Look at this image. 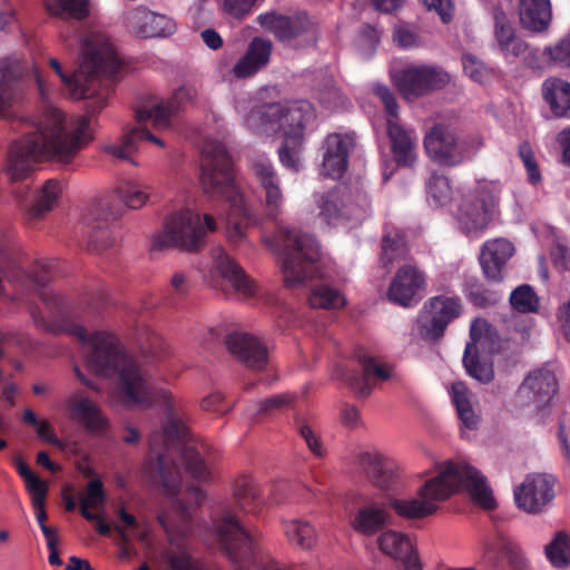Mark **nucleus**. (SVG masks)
<instances>
[{
    "label": "nucleus",
    "mask_w": 570,
    "mask_h": 570,
    "mask_svg": "<svg viewBox=\"0 0 570 570\" xmlns=\"http://www.w3.org/2000/svg\"><path fill=\"white\" fill-rule=\"evenodd\" d=\"M233 494L239 507L247 512L256 513L264 503L259 487L248 475L235 480Z\"/></svg>",
    "instance_id": "obj_43"
},
{
    "label": "nucleus",
    "mask_w": 570,
    "mask_h": 570,
    "mask_svg": "<svg viewBox=\"0 0 570 570\" xmlns=\"http://www.w3.org/2000/svg\"><path fill=\"white\" fill-rule=\"evenodd\" d=\"M541 92L553 116L570 117L569 81L559 77H549L543 81Z\"/></svg>",
    "instance_id": "obj_36"
},
{
    "label": "nucleus",
    "mask_w": 570,
    "mask_h": 570,
    "mask_svg": "<svg viewBox=\"0 0 570 570\" xmlns=\"http://www.w3.org/2000/svg\"><path fill=\"white\" fill-rule=\"evenodd\" d=\"M215 269L228 282L233 288L244 296H252L256 292V285L248 277L245 271L223 248L213 250Z\"/></svg>",
    "instance_id": "obj_31"
},
{
    "label": "nucleus",
    "mask_w": 570,
    "mask_h": 570,
    "mask_svg": "<svg viewBox=\"0 0 570 570\" xmlns=\"http://www.w3.org/2000/svg\"><path fill=\"white\" fill-rule=\"evenodd\" d=\"M543 56L556 67H570V31L553 46L546 47Z\"/></svg>",
    "instance_id": "obj_54"
},
{
    "label": "nucleus",
    "mask_w": 570,
    "mask_h": 570,
    "mask_svg": "<svg viewBox=\"0 0 570 570\" xmlns=\"http://www.w3.org/2000/svg\"><path fill=\"white\" fill-rule=\"evenodd\" d=\"M371 208V200L362 190L352 191L347 186H337L323 196L321 215L328 224L340 219L362 220Z\"/></svg>",
    "instance_id": "obj_11"
},
{
    "label": "nucleus",
    "mask_w": 570,
    "mask_h": 570,
    "mask_svg": "<svg viewBox=\"0 0 570 570\" xmlns=\"http://www.w3.org/2000/svg\"><path fill=\"white\" fill-rule=\"evenodd\" d=\"M114 198L130 209L141 208L149 198L148 188L138 181H121L114 190Z\"/></svg>",
    "instance_id": "obj_45"
},
{
    "label": "nucleus",
    "mask_w": 570,
    "mask_h": 570,
    "mask_svg": "<svg viewBox=\"0 0 570 570\" xmlns=\"http://www.w3.org/2000/svg\"><path fill=\"white\" fill-rule=\"evenodd\" d=\"M362 372L344 370L337 373V377L344 381L357 396L367 397L373 390V381H387L391 377V368L380 363L375 357L366 354L357 356Z\"/></svg>",
    "instance_id": "obj_23"
},
{
    "label": "nucleus",
    "mask_w": 570,
    "mask_h": 570,
    "mask_svg": "<svg viewBox=\"0 0 570 570\" xmlns=\"http://www.w3.org/2000/svg\"><path fill=\"white\" fill-rule=\"evenodd\" d=\"M451 396L462 424L469 430H475L479 417L472 409V394L469 389L464 383L455 382L452 384Z\"/></svg>",
    "instance_id": "obj_44"
},
{
    "label": "nucleus",
    "mask_w": 570,
    "mask_h": 570,
    "mask_svg": "<svg viewBox=\"0 0 570 570\" xmlns=\"http://www.w3.org/2000/svg\"><path fill=\"white\" fill-rule=\"evenodd\" d=\"M356 465L368 483L381 491H395L400 485L397 464L379 451L360 452Z\"/></svg>",
    "instance_id": "obj_17"
},
{
    "label": "nucleus",
    "mask_w": 570,
    "mask_h": 570,
    "mask_svg": "<svg viewBox=\"0 0 570 570\" xmlns=\"http://www.w3.org/2000/svg\"><path fill=\"white\" fill-rule=\"evenodd\" d=\"M273 45L269 40L255 37L250 40L247 49L233 67V75L236 79L253 77L266 68L271 61Z\"/></svg>",
    "instance_id": "obj_30"
},
{
    "label": "nucleus",
    "mask_w": 570,
    "mask_h": 570,
    "mask_svg": "<svg viewBox=\"0 0 570 570\" xmlns=\"http://www.w3.org/2000/svg\"><path fill=\"white\" fill-rule=\"evenodd\" d=\"M556 322L561 335L570 344V299L561 303L556 311Z\"/></svg>",
    "instance_id": "obj_64"
},
{
    "label": "nucleus",
    "mask_w": 570,
    "mask_h": 570,
    "mask_svg": "<svg viewBox=\"0 0 570 570\" xmlns=\"http://www.w3.org/2000/svg\"><path fill=\"white\" fill-rule=\"evenodd\" d=\"M514 253V245L507 238L498 237L485 240L479 255V264L484 279L490 284L504 282L509 261Z\"/></svg>",
    "instance_id": "obj_20"
},
{
    "label": "nucleus",
    "mask_w": 570,
    "mask_h": 570,
    "mask_svg": "<svg viewBox=\"0 0 570 570\" xmlns=\"http://www.w3.org/2000/svg\"><path fill=\"white\" fill-rule=\"evenodd\" d=\"M303 140L295 141L294 139H284L282 146L278 148V157L281 164L294 171L299 169L298 154Z\"/></svg>",
    "instance_id": "obj_56"
},
{
    "label": "nucleus",
    "mask_w": 570,
    "mask_h": 570,
    "mask_svg": "<svg viewBox=\"0 0 570 570\" xmlns=\"http://www.w3.org/2000/svg\"><path fill=\"white\" fill-rule=\"evenodd\" d=\"M466 490L472 500L487 510L495 508L487 478L465 462H448L441 473L428 480L417 491L419 498L393 499L391 508L402 518L423 519L438 510V502L446 500L459 490Z\"/></svg>",
    "instance_id": "obj_5"
},
{
    "label": "nucleus",
    "mask_w": 570,
    "mask_h": 570,
    "mask_svg": "<svg viewBox=\"0 0 570 570\" xmlns=\"http://www.w3.org/2000/svg\"><path fill=\"white\" fill-rule=\"evenodd\" d=\"M145 141L165 147L161 138L150 132L146 126H138L125 132L119 145L107 146L106 151L119 159L130 160L131 154L137 151Z\"/></svg>",
    "instance_id": "obj_37"
},
{
    "label": "nucleus",
    "mask_w": 570,
    "mask_h": 570,
    "mask_svg": "<svg viewBox=\"0 0 570 570\" xmlns=\"http://www.w3.org/2000/svg\"><path fill=\"white\" fill-rule=\"evenodd\" d=\"M424 148L429 157L441 166L454 167L466 158L463 142L443 124H435L425 135Z\"/></svg>",
    "instance_id": "obj_14"
},
{
    "label": "nucleus",
    "mask_w": 570,
    "mask_h": 570,
    "mask_svg": "<svg viewBox=\"0 0 570 570\" xmlns=\"http://www.w3.org/2000/svg\"><path fill=\"white\" fill-rule=\"evenodd\" d=\"M47 10L57 17L82 20L89 16V0H45Z\"/></svg>",
    "instance_id": "obj_46"
},
{
    "label": "nucleus",
    "mask_w": 570,
    "mask_h": 570,
    "mask_svg": "<svg viewBox=\"0 0 570 570\" xmlns=\"http://www.w3.org/2000/svg\"><path fill=\"white\" fill-rule=\"evenodd\" d=\"M519 156L525 167L528 181L532 185L539 184L542 178H541L538 163L534 157V153L529 142L524 141L522 144H520Z\"/></svg>",
    "instance_id": "obj_57"
},
{
    "label": "nucleus",
    "mask_w": 570,
    "mask_h": 570,
    "mask_svg": "<svg viewBox=\"0 0 570 570\" xmlns=\"http://www.w3.org/2000/svg\"><path fill=\"white\" fill-rule=\"evenodd\" d=\"M89 127L90 117L79 116L72 132H68L65 114L47 105L35 129L10 146L6 174L12 183H18L28 179L38 161L70 163L92 139Z\"/></svg>",
    "instance_id": "obj_2"
},
{
    "label": "nucleus",
    "mask_w": 570,
    "mask_h": 570,
    "mask_svg": "<svg viewBox=\"0 0 570 570\" xmlns=\"http://www.w3.org/2000/svg\"><path fill=\"white\" fill-rule=\"evenodd\" d=\"M21 69L7 65L0 72V117H6L9 108L17 101L21 90Z\"/></svg>",
    "instance_id": "obj_40"
},
{
    "label": "nucleus",
    "mask_w": 570,
    "mask_h": 570,
    "mask_svg": "<svg viewBox=\"0 0 570 570\" xmlns=\"http://www.w3.org/2000/svg\"><path fill=\"white\" fill-rule=\"evenodd\" d=\"M461 299L458 296L439 295L431 297L420 316V334L426 341L436 342L443 335L448 325L460 316Z\"/></svg>",
    "instance_id": "obj_12"
},
{
    "label": "nucleus",
    "mask_w": 570,
    "mask_h": 570,
    "mask_svg": "<svg viewBox=\"0 0 570 570\" xmlns=\"http://www.w3.org/2000/svg\"><path fill=\"white\" fill-rule=\"evenodd\" d=\"M450 80V73L435 65L407 66L393 77L395 87L410 102L445 88Z\"/></svg>",
    "instance_id": "obj_10"
},
{
    "label": "nucleus",
    "mask_w": 570,
    "mask_h": 570,
    "mask_svg": "<svg viewBox=\"0 0 570 570\" xmlns=\"http://www.w3.org/2000/svg\"><path fill=\"white\" fill-rule=\"evenodd\" d=\"M373 91L383 104L389 119L399 121V104L396 101L395 95L391 91V89L385 85H375Z\"/></svg>",
    "instance_id": "obj_59"
},
{
    "label": "nucleus",
    "mask_w": 570,
    "mask_h": 570,
    "mask_svg": "<svg viewBox=\"0 0 570 570\" xmlns=\"http://www.w3.org/2000/svg\"><path fill=\"white\" fill-rule=\"evenodd\" d=\"M294 397L288 393L273 395L259 401L256 414L269 415L277 410L289 405Z\"/></svg>",
    "instance_id": "obj_60"
},
{
    "label": "nucleus",
    "mask_w": 570,
    "mask_h": 570,
    "mask_svg": "<svg viewBox=\"0 0 570 570\" xmlns=\"http://www.w3.org/2000/svg\"><path fill=\"white\" fill-rule=\"evenodd\" d=\"M464 292L469 301L474 306L481 308L493 306L502 298V293L500 291L488 288L478 279L466 283Z\"/></svg>",
    "instance_id": "obj_49"
},
{
    "label": "nucleus",
    "mask_w": 570,
    "mask_h": 570,
    "mask_svg": "<svg viewBox=\"0 0 570 570\" xmlns=\"http://www.w3.org/2000/svg\"><path fill=\"white\" fill-rule=\"evenodd\" d=\"M464 73L476 82H482L485 76V68L481 61L471 55L462 57Z\"/></svg>",
    "instance_id": "obj_62"
},
{
    "label": "nucleus",
    "mask_w": 570,
    "mask_h": 570,
    "mask_svg": "<svg viewBox=\"0 0 570 570\" xmlns=\"http://www.w3.org/2000/svg\"><path fill=\"white\" fill-rule=\"evenodd\" d=\"M297 430H298L299 435L304 439L309 451L316 456H323L324 455L323 444L320 441L318 436L315 435V433L313 432L311 426L308 424H306L305 422L298 421Z\"/></svg>",
    "instance_id": "obj_61"
},
{
    "label": "nucleus",
    "mask_w": 570,
    "mask_h": 570,
    "mask_svg": "<svg viewBox=\"0 0 570 570\" xmlns=\"http://www.w3.org/2000/svg\"><path fill=\"white\" fill-rule=\"evenodd\" d=\"M61 193V183L57 179H48L37 193L35 202L27 213L28 219H40L51 212Z\"/></svg>",
    "instance_id": "obj_42"
},
{
    "label": "nucleus",
    "mask_w": 570,
    "mask_h": 570,
    "mask_svg": "<svg viewBox=\"0 0 570 570\" xmlns=\"http://www.w3.org/2000/svg\"><path fill=\"white\" fill-rule=\"evenodd\" d=\"M544 550L554 568L564 569L570 564V537L564 531L557 532Z\"/></svg>",
    "instance_id": "obj_47"
},
{
    "label": "nucleus",
    "mask_w": 570,
    "mask_h": 570,
    "mask_svg": "<svg viewBox=\"0 0 570 570\" xmlns=\"http://www.w3.org/2000/svg\"><path fill=\"white\" fill-rule=\"evenodd\" d=\"M284 532L292 544L311 549L315 543V530L305 521L289 520L284 523Z\"/></svg>",
    "instance_id": "obj_48"
},
{
    "label": "nucleus",
    "mask_w": 570,
    "mask_h": 570,
    "mask_svg": "<svg viewBox=\"0 0 570 570\" xmlns=\"http://www.w3.org/2000/svg\"><path fill=\"white\" fill-rule=\"evenodd\" d=\"M501 189L492 183L478 185L462 196L458 209L461 230L468 236H479L494 219Z\"/></svg>",
    "instance_id": "obj_9"
},
{
    "label": "nucleus",
    "mask_w": 570,
    "mask_h": 570,
    "mask_svg": "<svg viewBox=\"0 0 570 570\" xmlns=\"http://www.w3.org/2000/svg\"><path fill=\"white\" fill-rule=\"evenodd\" d=\"M377 546L382 553L400 561L403 570H422L417 552L407 535L387 530L377 537Z\"/></svg>",
    "instance_id": "obj_29"
},
{
    "label": "nucleus",
    "mask_w": 570,
    "mask_h": 570,
    "mask_svg": "<svg viewBox=\"0 0 570 570\" xmlns=\"http://www.w3.org/2000/svg\"><path fill=\"white\" fill-rule=\"evenodd\" d=\"M518 13L521 28L533 33L544 32L552 19L550 0H519Z\"/></svg>",
    "instance_id": "obj_33"
},
{
    "label": "nucleus",
    "mask_w": 570,
    "mask_h": 570,
    "mask_svg": "<svg viewBox=\"0 0 570 570\" xmlns=\"http://www.w3.org/2000/svg\"><path fill=\"white\" fill-rule=\"evenodd\" d=\"M53 265L52 259H40L35 262L30 273H26L10 238L0 232V272L9 282L20 283L27 278L38 287H45L53 275Z\"/></svg>",
    "instance_id": "obj_13"
},
{
    "label": "nucleus",
    "mask_w": 570,
    "mask_h": 570,
    "mask_svg": "<svg viewBox=\"0 0 570 570\" xmlns=\"http://www.w3.org/2000/svg\"><path fill=\"white\" fill-rule=\"evenodd\" d=\"M265 243L282 261L286 286L295 287L317 276L320 246L313 236L279 228L275 236L266 237Z\"/></svg>",
    "instance_id": "obj_6"
},
{
    "label": "nucleus",
    "mask_w": 570,
    "mask_h": 570,
    "mask_svg": "<svg viewBox=\"0 0 570 570\" xmlns=\"http://www.w3.org/2000/svg\"><path fill=\"white\" fill-rule=\"evenodd\" d=\"M200 184L205 194L228 204L227 238L235 245L243 243L246 238V230L254 219L236 185L232 156L225 142L214 137H206L204 140Z\"/></svg>",
    "instance_id": "obj_4"
},
{
    "label": "nucleus",
    "mask_w": 570,
    "mask_h": 570,
    "mask_svg": "<svg viewBox=\"0 0 570 570\" xmlns=\"http://www.w3.org/2000/svg\"><path fill=\"white\" fill-rule=\"evenodd\" d=\"M426 189L429 196L435 202L436 205H444L451 198V187L449 179L440 174H433L428 183Z\"/></svg>",
    "instance_id": "obj_55"
},
{
    "label": "nucleus",
    "mask_w": 570,
    "mask_h": 570,
    "mask_svg": "<svg viewBox=\"0 0 570 570\" xmlns=\"http://www.w3.org/2000/svg\"><path fill=\"white\" fill-rule=\"evenodd\" d=\"M164 559L170 570H204L202 560L194 558L184 546H177L175 550H166Z\"/></svg>",
    "instance_id": "obj_52"
},
{
    "label": "nucleus",
    "mask_w": 570,
    "mask_h": 570,
    "mask_svg": "<svg viewBox=\"0 0 570 570\" xmlns=\"http://www.w3.org/2000/svg\"><path fill=\"white\" fill-rule=\"evenodd\" d=\"M390 515L384 508L375 504L361 507L353 520L352 528L363 535H374L389 523Z\"/></svg>",
    "instance_id": "obj_39"
},
{
    "label": "nucleus",
    "mask_w": 570,
    "mask_h": 570,
    "mask_svg": "<svg viewBox=\"0 0 570 570\" xmlns=\"http://www.w3.org/2000/svg\"><path fill=\"white\" fill-rule=\"evenodd\" d=\"M261 26L275 35L281 41L301 40L304 45L316 41L315 26L306 13L283 16L268 12L258 17Z\"/></svg>",
    "instance_id": "obj_16"
},
{
    "label": "nucleus",
    "mask_w": 570,
    "mask_h": 570,
    "mask_svg": "<svg viewBox=\"0 0 570 570\" xmlns=\"http://www.w3.org/2000/svg\"><path fill=\"white\" fill-rule=\"evenodd\" d=\"M14 464L18 473L24 480L28 491L31 494L40 492V495H42L43 490L48 489L47 483L33 473L30 466L22 459L18 458Z\"/></svg>",
    "instance_id": "obj_58"
},
{
    "label": "nucleus",
    "mask_w": 570,
    "mask_h": 570,
    "mask_svg": "<svg viewBox=\"0 0 570 570\" xmlns=\"http://www.w3.org/2000/svg\"><path fill=\"white\" fill-rule=\"evenodd\" d=\"M250 169L265 191V210L266 215L276 220L282 213L283 193L279 187V179L277 173L266 156H257L250 165Z\"/></svg>",
    "instance_id": "obj_25"
},
{
    "label": "nucleus",
    "mask_w": 570,
    "mask_h": 570,
    "mask_svg": "<svg viewBox=\"0 0 570 570\" xmlns=\"http://www.w3.org/2000/svg\"><path fill=\"white\" fill-rule=\"evenodd\" d=\"M554 483L556 479L551 474H528L514 489V501L518 508L530 513L541 511L554 498Z\"/></svg>",
    "instance_id": "obj_21"
},
{
    "label": "nucleus",
    "mask_w": 570,
    "mask_h": 570,
    "mask_svg": "<svg viewBox=\"0 0 570 570\" xmlns=\"http://www.w3.org/2000/svg\"><path fill=\"white\" fill-rule=\"evenodd\" d=\"M387 136L396 164L402 167H411L416 158V136L414 131L404 128L394 119H387Z\"/></svg>",
    "instance_id": "obj_32"
},
{
    "label": "nucleus",
    "mask_w": 570,
    "mask_h": 570,
    "mask_svg": "<svg viewBox=\"0 0 570 570\" xmlns=\"http://www.w3.org/2000/svg\"><path fill=\"white\" fill-rule=\"evenodd\" d=\"M39 298L48 316H43L39 307L32 305L30 314L35 325L47 333H65L79 338L82 343H90L87 355L89 370L105 377L117 376L118 391L126 404L151 407L160 401L165 405L167 417L163 425L164 435L153 433L149 436L150 450L156 454L160 471L163 472L164 452L158 449V441L163 438L165 449L171 445L180 448L185 469L190 476L206 481L210 474L207 462L202 458L199 450L187 444L189 431L175 412L170 392L151 386L148 373L126 353L117 336L107 332H96L89 336L86 327L73 323L62 297L51 291L41 289Z\"/></svg>",
    "instance_id": "obj_1"
},
{
    "label": "nucleus",
    "mask_w": 570,
    "mask_h": 570,
    "mask_svg": "<svg viewBox=\"0 0 570 570\" xmlns=\"http://www.w3.org/2000/svg\"><path fill=\"white\" fill-rule=\"evenodd\" d=\"M67 409L72 421L81 424L85 430L97 436H105L109 429V420L98 404L81 392H73L67 400Z\"/></svg>",
    "instance_id": "obj_27"
},
{
    "label": "nucleus",
    "mask_w": 570,
    "mask_h": 570,
    "mask_svg": "<svg viewBox=\"0 0 570 570\" xmlns=\"http://www.w3.org/2000/svg\"><path fill=\"white\" fill-rule=\"evenodd\" d=\"M425 285V276L416 266L404 264L401 266L387 289V297L391 302L410 307L419 302V294Z\"/></svg>",
    "instance_id": "obj_24"
},
{
    "label": "nucleus",
    "mask_w": 570,
    "mask_h": 570,
    "mask_svg": "<svg viewBox=\"0 0 570 570\" xmlns=\"http://www.w3.org/2000/svg\"><path fill=\"white\" fill-rule=\"evenodd\" d=\"M472 342H468L463 355V365L466 373L476 381L487 384L494 377L493 365L490 362L481 361L476 345L475 327H471Z\"/></svg>",
    "instance_id": "obj_41"
},
{
    "label": "nucleus",
    "mask_w": 570,
    "mask_h": 570,
    "mask_svg": "<svg viewBox=\"0 0 570 570\" xmlns=\"http://www.w3.org/2000/svg\"><path fill=\"white\" fill-rule=\"evenodd\" d=\"M352 135L333 132L323 142V163L321 174L331 178H341L348 166V155L354 148Z\"/></svg>",
    "instance_id": "obj_28"
},
{
    "label": "nucleus",
    "mask_w": 570,
    "mask_h": 570,
    "mask_svg": "<svg viewBox=\"0 0 570 570\" xmlns=\"http://www.w3.org/2000/svg\"><path fill=\"white\" fill-rule=\"evenodd\" d=\"M493 37L497 50L507 61L513 62L522 57L530 68L538 67L537 50L517 35L513 24L502 11L494 13Z\"/></svg>",
    "instance_id": "obj_15"
},
{
    "label": "nucleus",
    "mask_w": 570,
    "mask_h": 570,
    "mask_svg": "<svg viewBox=\"0 0 570 570\" xmlns=\"http://www.w3.org/2000/svg\"><path fill=\"white\" fill-rule=\"evenodd\" d=\"M484 558L497 570H502L501 562L503 560H507L514 569H521L524 563L519 547L502 534L485 543Z\"/></svg>",
    "instance_id": "obj_35"
},
{
    "label": "nucleus",
    "mask_w": 570,
    "mask_h": 570,
    "mask_svg": "<svg viewBox=\"0 0 570 570\" xmlns=\"http://www.w3.org/2000/svg\"><path fill=\"white\" fill-rule=\"evenodd\" d=\"M196 96L197 91L193 86H181L167 101L155 104L148 109L138 108L135 112L136 120L140 125L150 120L157 131L170 129L175 114L193 104Z\"/></svg>",
    "instance_id": "obj_19"
},
{
    "label": "nucleus",
    "mask_w": 570,
    "mask_h": 570,
    "mask_svg": "<svg viewBox=\"0 0 570 570\" xmlns=\"http://www.w3.org/2000/svg\"><path fill=\"white\" fill-rule=\"evenodd\" d=\"M558 391V381L553 372L547 368L531 371L517 391V400L521 406L544 410Z\"/></svg>",
    "instance_id": "obj_18"
},
{
    "label": "nucleus",
    "mask_w": 570,
    "mask_h": 570,
    "mask_svg": "<svg viewBox=\"0 0 570 570\" xmlns=\"http://www.w3.org/2000/svg\"><path fill=\"white\" fill-rule=\"evenodd\" d=\"M409 254L405 233L397 227H386L381 240L380 264L387 268L394 263L405 261Z\"/></svg>",
    "instance_id": "obj_38"
},
{
    "label": "nucleus",
    "mask_w": 570,
    "mask_h": 570,
    "mask_svg": "<svg viewBox=\"0 0 570 570\" xmlns=\"http://www.w3.org/2000/svg\"><path fill=\"white\" fill-rule=\"evenodd\" d=\"M126 27L140 38H165L174 33L176 24L171 18L137 6L125 13Z\"/></svg>",
    "instance_id": "obj_22"
},
{
    "label": "nucleus",
    "mask_w": 570,
    "mask_h": 570,
    "mask_svg": "<svg viewBox=\"0 0 570 570\" xmlns=\"http://www.w3.org/2000/svg\"><path fill=\"white\" fill-rule=\"evenodd\" d=\"M344 296L335 288L320 285L312 289L308 304L313 308L335 309L345 305Z\"/></svg>",
    "instance_id": "obj_51"
},
{
    "label": "nucleus",
    "mask_w": 570,
    "mask_h": 570,
    "mask_svg": "<svg viewBox=\"0 0 570 570\" xmlns=\"http://www.w3.org/2000/svg\"><path fill=\"white\" fill-rule=\"evenodd\" d=\"M315 111L307 100L286 104L275 102L253 109L247 117V126L257 134L271 135L282 131L284 139L303 140L306 125L313 120Z\"/></svg>",
    "instance_id": "obj_7"
},
{
    "label": "nucleus",
    "mask_w": 570,
    "mask_h": 570,
    "mask_svg": "<svg viewBox=\"0 0 570 570\" xmlns=\"http://www.w3.org/2000/svg\"><path fill=\"white\" fill-rule=\"evenodd\" d=\"M428 10H434L444 23L452 20L453 1L452 0H420Z\"/></svg>",
    "instance_id": "obj_63"
},
{
    "label": "nucleus",
    "mask_w": 570,
    "mask_h": 570,
    "mask_svg": "<svg viewBox=\"0 0 570 570\" xmlns=\"http://www.w3.org/2000/svg\"><path fill=\"white\" fill-rule=\"evenodd\" d=\"M105 501L106 494L101 480L94 479L89 481L87 484L86 494L80 502L81 515L88 521L98 520L99 517L96 513L90 512L89 508L97 509L102 507Z\"/></svg>",
    "instance_id": "obj_50"
},
{
    "label": "nucleus",
    "mask_w": 570,
    "mask_h": 570,
    "mask_svg": "<svg viewBox=\"0 0 570 570\" xmlns=\"http://www.w3.org/2000/svg\"><path fill=\"white\" fill-rule=\"evenodd\" d=\"M49 65L65 83L72 99L87 101L88 114L99 112L107 105L122 68V62L110 41L96 33L86 38L80 66L72 75H67L56 58H50Z\"/></svg>",
    "instance_id": "obj_3"
},
{
    "label": "nucleus",
    "mask_w": 570,
    "mask_h": 570,
    "mask_svg": "<svg viewBox=\"0 0 570 570\" xmlns=\"http://www.w3.org/2000/svg\"><path fill=\"white\" fill-rule=\"evenodd\" d=\"M107 203L100 200L91 205L83 217L85 223L91 226V232L88 236V246L94 252L104 250L110 244L109 233L106 227L109 217L116 216V213L107 208Z\"/></svg>",
    "instance_id": "obj_34"
},
{
    "label": "nucleus",
    "mask_w": 570,
    "mask_h": 570,
    "mask_svg": "<svg viewBox=\"0 0 570 570\" xmlns=\"http://www.w3.org/2000/svg\"><path fill=\"white\" fill-rule=\"evenodd\" d=\"M216 220L209 214L202 217L191 209L175 212L166 218L163 230L154 236L153 249L199 252L205 247L207 234L216 230Z\"/></svg>",
    "instance_id": "obj_8"
},
{
    "label": "nucleus",
    "mask_w": 570,
    "mask_h": 570,
    "mask_svg": "<svg viewBox=\"0 0 570 570\" xmlns=\"http://www.w3.org/2000/svg\"><path fill=\"white\" fill-rule=\"evenodd\" d=\"M225 345L228 352L248 368L263 370L267 365V347L252 334L233 332L225 337Z\"/></svg>",
    "instance_id": "obj_26"
},
{
    "label": "nucleus",
    "mask_w": 570,
    "mask_h": 570,
    "mask_svg": "<svg viewBox=\"0 0 570 570\" xmlns=\"http://www.w3.org/2000/svg\"><path fill=\"white\" fill-rule=\"evenodd\" d=\"M510 304L519 313H534L539 308V297L530 285L523 284L510 294Z\"/></svg>",
    "instance_id": "obj_53"
}]
</instances>
